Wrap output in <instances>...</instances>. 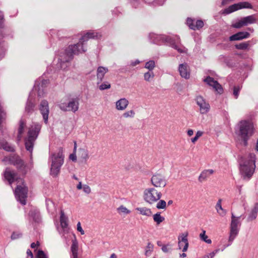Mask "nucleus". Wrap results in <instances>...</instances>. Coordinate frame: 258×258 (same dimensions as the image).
Returning a JSON list of instances; mask_svg holds the SVG:
<instances>
[{"instance_id":"30","label":"nucleus","mask_w":258,"mask_h":258,"mask_svg":"<svg viewBox=\"0 0 258 258\" xmlns=\"http://www.w3.org/2000/svg\"><path fill=\"white\" fill-rule=\"evenodd\" d=\"M245 26L256 22V19L253 15L242 18Z\"/></svg>"},{"instance_id":"25","label":"nucleus","mask_w":258,"mask_h":258,"mask_svg":"<svg viewBox=\"0 0 258 258\" xmlns=\"http://www.w3.org/2000/svg\"><path fill=\"white\" fill-rule=\"evenodd\" d=\"M108 72V68L103 67H99L97 70V79L101 82L106 73Z\"/></svg>"},{"instance_id":"41","label":"nucleus","mask_w":258,"mask_h":258,"mask_svg":"<svg viewBox=\"0 0 258 258\" xmlns=\"http://www.w3.org/2000/svg\"><path fill=\"white\" fill-rule=\"evenodd\" d=\"M144 79L146 81L150 82L154 77V74L153 72L149 71L144 74Z\"/></svg>"},{"instance_id":"2","label":"nucleus","mask_w":258,"mask_h":258,"mask_svg":"<svg viewBox=\"0 0 258 258\" xmlns=\"http://www.w3.org/2000/svg\"><path fill=\"white\" fill-rule=\"evenodd\" d=\"M256 156L254 153H249L241 157L239 162V173L243 179L249 180L255 169Z\"/></svg>"},{"instance_id":"34","label":"nucleus","mask_w":258,"mask_h":258,"mask_svg":"<svg viewBox=\"0 0 258 258\" xmlns=\"http://www.w3.org/2000/svg\"><path fill=\"white\" fill-rule=\"evenodd\" d=\"M25 126V123L21 120L20 121V125L18 129V141H20L22 138V134L23 133L24 129Z\"/></svg>"},{"instance_id":"10","label":"nucleus","mask_w":258,"mask_h":258,"mask_svg":"<svg viewBox=\"0 0 258 258\" xmlns=\"http://www.w3.org/2000/svg\"><path fill=\"white\" fill-rule=\"evenodd\" d=\"M152 185L157 188H163L167 184L165 177L160 173L154 174L151 179Z\"/></svg>"},{"instance_id":"47","label":"nucleus","mask_w":258,"mask_h":258,"mask_svg":"<svg viewBox=\"0 0 258 258\" xmlns=\"http://www.w3.org/2000/svg\"><path fill=\"white\" fill-rule=\"evenodd\" d=\"M240 89L241 88L239 86H234L233 88V95L236 99L238 97L239 92Z\"/></svg>"},{"instance_id":"3","label":"nucleus","mask_w":258,"mask_h":258,"mask_svg":"<svg viewBox=\"0 0 258 258\" xmlns=\"http://www.w3.org/2000/svg\"><path fill=\"white\" fill-rule=\"evenodd\" d=\"M255 128L250 120H242L238 123L237 135L240 137L244 146L247 145V141L254 134Z\"/></svg>"},{"instance_id":"40","label":"nucleus","mask_w":258,"mask_h":258,"mask_svg":"<svg viewBox=\"0 0 258 258\" xmlns=\"http://www.w3.org/2000/svg\"><path fill=\"white\" fill-rule=\"evenodd\" d=\"M135 116V112L133 110H128L122 114V116L124 118H134Z\"/></svg>"},{"instance_id":"17","label":"nucleus","mask_w":258,"mask_h":258,"mask_svg":"<svg viewBox=\"0 0 258 258\" xmlns=\"http://www.w3.org/2000/svg\"><path fill=\"white\" fill-rule=\"evenodd\" d=\"M178 71L180 76L185 79H188L190 78V69L186 63L179 64Z\"/></svg>"},{"instance_id":"56","label":"nucleus","mask_w":258,"mask_h":258,"mask_svg":"<svg viewBox=\"0 0 258 258\" xmlns=\"http://www.w3.org/2000/svg\"><path fill=\"white\" fill-rule=\"evenodd\" d=\"M203 135V132L201 131H198L197 133H196V137H197L198 138H200L201 137H202Z\"/></svg>"},{"instance_id":"21","label":"nucleus","mask_w":258,"mask_h":258,"mask_svg":"<svg viewBox=\"0 0 258 258\" xmlns=\"http://www.w3.org/2000/svg\"><path fill=\"white\" fill-rule=\"evenodd\" d=\"M78 156L79 159L82 162H87V160L90 158L88 150L84 148H79L78 151Z\"/></svg>"},{"instance_id":"64","label":"nucleus","mask_w":258,"mask_h":258,"mask_svg":"<svg viewBox=\"0 0 258 258\" xmlns=\"http://www.w3.org/2000/svg\"><path fill=\"white\" fill-rule=\"evenodd\" d=\"M208 255H209L210 258H213L215 256V252H212L210 253Z\"/></svg>"},{"instance_id":"60","label":"nucleus","mask_w":258,"mask_h":258,"mask_svg":"<svg viewBox=\"0 0 258 258\" xmlns=\"http://www.w3.org/2000/svg\"><path fill=\"white\" fill-rule=\"evenodd\" d=\"M198 139L199 138L197 137H196V136H195L194 138L191 139V141L192 143L195 144Z\"/></svg>"},{"instance_id":"6","label":"nucleus","mask_w":258,"mask_h":258,"mask_svg":"<svg viewBox=\"0 0 258 258\" xmlns=\"http://www.w3.org/2000/svg\"><path fill=\"white\" fill-rule=\"evenodd\" d=\"M162 193L154 187L146 188L143 192V199L145 202L152 205L158 202L162 197Z\"/></svg>"},{"instance_id":"4","label":"nucleus","mask_w":258,"mask_h":258,"mask_svg":"<svg viewBox=\"0 0 258 258\" xmlns=\"http://www.w3.org/2000/svg\"><path fill=\"white\" fill-rule=\"evenodd\" d=\"M41 125L38 123H35L32 125L28 133V137L25 140V148L27 151L32 153L34 142L37 139Z\"/></svg>"},{"instance_id":"58","label":"nucleus","mask_w":258,"mask_h":258,"mask_svg":"<svg viewBox=\"0 0 258 258\" xmlns=\"http://www.w3.org/2000/svg\"><path fill=\"white\" fill-rule=\"evenodd\" d=\"M39 243L38 241L37 242V243L33 242L31 244V247L32 248H34L36 247L37 245H39Z\"/></svg>"},{"instance_id":"53","label":"nucleus","mask_w":258,"mask_h":258,"mask_svg":"<svg viewBox=\"0 0 258 258\" xmlns=\"http://www.w3.org/2000/svg\"><path fill=\"white\" fill-rule=\"evenodd\" d=\"M77 230L81 233L82 235H84L85 234V232L82 229L81 225V223L80 222H78L77 225Z\"/></svg>"},{"instance_id":"32","label":"nucleus","mask_w":258,"mask_h":258,"mask_svg":"<svg viewBox=\"0 0 258 258\" xmlns=\"http://www.w3.org/2000/svg\"><path fill=\"white\" fill-rule=\"evenodd\" d=\"M154 221L157 225H160L162 222L165 220V218L161 215L160 212H158L153 216Z\"/></svg>"},{"instance_id":"1","label":"nucleus","mask_w":258,"mask_h":258,"mask_svg":"<svg viewBox=\"0 0 258 258\" xmlns=\"http://www.w3.org/2000/svg\"><path fill=\"white\" fill-rule=\"evenodd\" d=\"M95 37H97L96 33L93 32H87L80 39V41L77 44L69 46L66 49L63 55L61 56V61L69 62L73 58L74 55L85 52L87 50V48L85 45V42L89 39L94 38Z\"/></svg>"},{"instance_id":"61","label":"nucleus","mask_w":258,"mask_h":258,"mask_svg":"<svg viewBox=\"0 0 258 258\" xmlns=\"http://www.w3.org/2000/svg\"><path fill=\"white\" fill-rule=\"evenodd\" d=\"M78 189H81L83 188L81 182H79V184L77 186Z\"/></svg>"},{"instance_id":"19","label":"nucleus","mask_w":258,"mask_h":258,"mask_svg":"<svg viewBox=\"0 0 258 258\" xmlns=\"http://www.w3.org/2000/svg\"><path fill=\"white\" fill-rule=\"evenodd\" d=\"M187 23L189 28L194 30L199 29L204 26V22L202 20L194 21L191 19H188Z\"/></svg>"},{"instance_id":"63","label":"nucleus","mask_w":258,"mask_h":258,"mask_svg":"<svg viewBox=\"0 0 258 258\" xmlns=\"http://www.w3.org/2000/svg\"><path fill=\"white\" fill-rule=\"evenodd\" d=\"M76 151H77V143H76V142H74V153H76Z\"/></svg>"},{"instance_id":"38","label":"nucleus","mask_w":258,"mask_h":258,"mask_svg":"<svg viewBox=\"0 0 258 258\" xmlns=\"http://www.w3.org/2000/svg\"><path fill=\"white\" fill-rule=\"evenodd\" d=\"M117 211L119 214H128L131 213V211L123 205L119 206Z\"/></svg>"},{"instance_id":"20","label":"nucleus","mask_w":258,"mask_h":258,"mask_svg":"<svg viewBox=\"0 0 258 258\" xmlns=\"http://www.w3.org/2000/svg\"><path fill=\"white\" fill-rule=\"evenodd\" d=\"M250 34L247 32H239L229 37V40L231 41L241 40L248 38Z\"/></svg>"},{"instance_id":"24","label":"nucleus","mask_w":258,"mask_h":258,"mask_svg":"<svg viewBox=\"0 0 258 258\" xmlns=\"http://www.w3.org/2000/svg\"><path fill=\"white\" fill-rule=\"evenodd\" d=\"M213 169H207L203 170L199 176L198 180L199 182H203L206 181L213 173Z\"/></svg>"},{"instance_id":"46","label":"nucleus","mask_w":258,"mask_h":258,"mask_svg":"<svg viewBox=\"0 0 258 258\" xmlns=\"http://www.w3.org/2000/svg\"><path fill=\"white\" fill-rule=\"evenodd\" d=\"M239 6H240V9L242 8H248V9H251L252 6L248 2H241L239 3Z\"/></svg>"},{"instance_id":"28","label":"nucleus","mask_w":258,"mask_h":258,"mask_svg":"<svg viewBox=\"0 0 258 258\" xmlns=\"http://www.w3.org/2000/svg\"><path fill=\"white\" fill-rule=\"evenodd\" d=\"M68 218L65 216L63 211H60V223L61 228L63 229L67 228L68 226Z\"/></svg>"},{"instance_id":"27","label":"nucleus","mask_w":258,"mask_h":258,"mask_svg":"<svg viewBox=\"0 0 258 258\" xmlns=\"http://www.w3.org/2000/svg\"><path fill=\"white\" fill-rule=\"evenodd\" d=\"M0 149H3L8 152H14L15 151L13 146L4 140H0Z\"/></svg>"},{"instance_id":"55","label":"nucleus","mask_w":258,"mask_h":258,"mask_svg":"<svg viewBox=\"0 0 258 258\" xmlns=\"http://www.w3.org/2000/svg\"><path fill=\"white\" fill-rule=\"evenodd\" d=\"M70 158L73 161H76L77 160V156L76 155V153H74L73 154H71Z\"/></svg>"},{"instance_id":"37","label":"nucleus","mask_w":258,"mask_h":258,"mask_svg":"<svg viewBox=\"0 0 258 258\" xmlns=\"http://www.w3.org/2000/svg\"><path fill=\"white\" fill-rule=\"evenodd\" d=\"M200 237L203 241L208 244H210L212 242L211 240L209 239L208 236L206 235L205 230H203L202 232L200 234Z\"/></svg>"},{"instance_id":"42","label":"nucleus","mask_w":258,"mask_h":258,"mask_svg":"<svg viewBox=\"0 0 258 258\" xmlns=\"http://www.w3.org/2000/svg\"><path fill=\"white\" fill-rule=\"evenodd\" d=\"M166 207V203L164 200H160L156 205L158 209H165Z\"/></svg>"},{"instance_id":"51","label":"nucleus","mask_w":258,"mask_h":258,"mask_svg":"<svg viewBox=\"0 0 258 258\" xmlns=\"http://www.w3.org/2000/svg\"><path fill=\"white\" fill-rule=\"evenodd\" d=\"M22 236V234L21 233H17V232H13L11 235V239L12 240H15L19 238Z\"/></svg>"},{"instance_id":"33","label":"nucleus","mask_w":258,"mask_h":258,"mask_svg":"<svg viewBox=\"0 0 258 258\" xmlns=\"http://www.w3.org/2000/svg\"><path fill=\"white\" fill-rule=\"evenodd\" d=\"M240 9V6H239V4H235L230 6L228 8L225 10V13L226 14H229L232 13L235 11L238 10Z\"/></svg>"},{"instance_id":"36","label":"nucleus","mask_w":258,"mask_h":258,"mask_svg":"<svg viewBox=\"0 0 258 258\" xmlns=\"http://www.w3.org/2000/svg\"><path fill=\"white\" fill-rule=\"evenodd\" d=\"M153 245L151 244L150 242H149L147 245L146 246L145 254L146 256H150L153 250Z\"/></svg>"},{"instance_id":"50","label":"nucleus","mask_w":258,"mask_h":258,"mask_svg":"<svg viewBox=\"0 0 258 258\" xmlns=\"http://www.w3.org/2000/svg\"><path fill=\"white\" fill-rule=\"evenodd\" d=\"M83 191L87 194H90L91 191V188L90 187V186L86 184L83 185Z\"/></svg>"},{"instance_id":"31","label":"nucleus","mask_w":258,"mask_h":258,"mask_svg":"<svg viewBox=\"0 0 258 258\" xmlns=\"http://www.w3.org/2000/svg\"><path fill=\"white\" fill-rule=\"evenodd\" d=\"M78 242L77 240L75 239L72 240V244L71 245V251L72 252L73 256H78Z\"/></svg>"},{"instance_id":"15","label":"nucleus","mask_w":258,"mask_h":258,"mask_svg":"<svg viewBox=\"0 0 258 258\" xmlns=\"http://www.w3.org/2000/svg\"><path fill=\"white\" fill-rule=\"evenodd\" d=\"M208 85L212 87L215 91H217L219 94H222L223 92V88L222 86L213 78L211 77H207L204 80Z\"/></svg>"},{"instance_id":"5","label":"nucleus","mask_w":258,"mask_h":258,"mask_svg":"<svg viewBox=\"0 0 258 258\" xmlns=\"http://www.w3.org/2000/svg\"><path fill=\"white\" fill-rule=\"evenodd\" d=\"M63 150L59 148L57 153L53 154L51 157L50 174L56 177L59 173L60 167L63 163Z\"/></svg>"},{"instance_id":"49","label":"nucleus","mask_w":258,"mask_h":258,"mask_svg":"<svg viewBox=\"0 0 258 258\" xmlns=\"http://www.w3.org/2000/svg\"><path fill=\"white\" fill-rule=\"evenodd\" d=\"M36 258H48L44 251L42 250H39L36 255Z\"/></svg>"},{"instance_id":"52","label":"nucleus","mask_w":258,"mask_h":258,"mask_svg":"<svg viewBox=\"0 0 258 258\" xmlns=\"http://www.w3.org/2000/svg\"><path fill=\"white\" fill-rule=\"evenodd\" d=\"M6 49L1 43H0V58L3 57L5 55Z\"/></svg>"},{"instance_id":"12","label":"nucleus","mask_w":258,"mask_h":258,"mask_svg":"<svg viewBox=\"0 0 258 258\" xmlns=\"http://www.w3.org/2000/svg\"><path fill=\"white\" fill-rule=\"evenodd\" d=\"M59 108L64 111H72L76 112L79 109V102L76 99H72L68 103H61L59 104Z\"/></svg>"},{"instance_id":"16","label":"nucleus","mask_w":258,"mask_h":258,"mask_svg":"<svg viewBox=\"0 0 258 258\" xmlns=\"http://www.w3.org/2000/svg\"><path fill=\"white\" fill-rule=\"evenodd\" d=\"M187 235L188 233L185 232L182 233L178 238V247L179 249H182L183 252H185L188 247V242L187 238Z\"/></svg>"},{"instance_id":"35","label":"nucleus","mask_w":258,"mask_h":258,"mask_svg":"<svg viewBox=\"0 0 258 258\" xmlns=\"http://www.w3.org/2000/svg\"><path fill=\"white\" fill-rule=\"evenodd\" d=\"M34 107V103L31 100L29 99L26 103L25 111L27 113L32 112L33 111Z\"/></svg>"},{"instance_id":"22","label":"nucleus","mask_w":258,"mask_h":258,"mask_svg":"<svg viewBox=\"0 0 258 258\" xmlns=\"http://www.w3.org/2000/svg\"><path fill=\"white\" fill-rule=\"evenodd\" d=\"M129 104L128 101L125 98H122L117 100L115 103V108L117 110H124Z\"/></svg>"},{"instance_id":"54","label":"nucleus","mask_w":258,"mask_h":258,"mask_svg":"<svg viewBox=\"0 0 258 258\" xmlns=\"http://www.w3.org/2000/svg\"><path fill=\"white\" fill-rule=\"evenodd\" d=\"M27 257L26 258H33V254L32 252V251L29 249L27 250Z\"/></svg>"},{"instance_id":"7","label":"nucleus","mask_w":258,"mask_h":258,"mask_svg":"<svg viewBox=\"0 0 258 258\" xmlns=\"http://www.w3.org/2000/svg\"><path fill=\"white\" fill-rule=\"evenodd\" d=\"M18 182L20 183L17 185L15 190V197L22 205H25L26 204L28 189L23 179H19Z\"/></svg>"},{"instance_id":"11","label":"nucleus","mask_w":258,"mask_h":258,"mask_svg":"<svg viewBox=\"0 0 258 258\" xmlns=\"http://www.w3.org/2000/svg\"><path fill=\"white\" fill-rule=\"evenodd\" d=\"M195 100L200 108V112L201 114H206L210 111V105L203 96H197Z\"/></svg>"},{"instance_id":"18","label":"nucleus","mask_w":258,"mask_h":258,"mask_svg":"<svg viewBox=\"0 0 258 258\" xmlns=\"http://www.w3.org/2000/svg\"><path fill=\"white\" fill-rule=\"evenodd\" d=\"M258 214V203H255L248 211L247 217L248 222H251L256 219Z\"/></svg>"},{"instance_id":"9","label":"nucleus","mask_w":258,"mask_h":258,"mask_svg":"<svg viewBox=\"0 0 258 258\" xmlns=\"http://www.w3.org/2000/svg\"><path fill=\"white\" fill-rule=\"evenodd\" d=\"M9 161L10 164L14 165L18 170L23 175H25L29 168L25 164L24 161L18 156H13L9 158Z\"/></svg>"},{"instance_id":"26","label":"nucleus","mask_w":258,"mask_h":258,"mask_svg":"<svg viewBox=\"0 0 258 258\" xmlns=\"http://www.w3.org/2000/svg\"><path fill=\"white\" fill-rule=\"evenodd\" d=\"M222 199H219L217 201L216 205L215 206V209L217 213L219 216L221 217L225 216L227 214V211L226 210L224 209L222 207Z\"/></svg>"},{"instance_id":"43","label":"nucleus","mask_w":258,"mask_h":258,"mask_svg":"<svg viewBox=\"0 0 258 258\" xmlns=\"http://www.w3.org/2000/svg\"><path fill=\"white\" fill-rule=\"evenodd\" d=\"M155 62L153 60H150L146 63L145 68L149 70V71H152L155 68Z\"/></svg>"},{"instance_id":"14","label":"nucleus","mask_w":258,"mask_h":258,"mask_svg":"<svg viewBox=\"0 0 258 258\" xmlns=\"http://www.w3.org/2000/svg\"><path fill=\"white\" fill-rule=\"evenodd\" d=\"M39 110L43 116L44 122L47 123L48 122V114L49 113L48 103L45 100H42L39 105Z\"/></svg>"},{"instance_id":"8","label":"nucleus","mask_w":258,"mask_h":258,"mask_svg":"<svg viewBox=\"0 0 258 258\" xmlns=\"http://www.w3.org/2000/svg\"><path fill=\"white\" fill-rule=\"evenodd\" d=\"M241 216L236 217L233 213L231 214V221L230 226V233L228 242L231 243L238 235L239 232L238 226L240 225L239 219Z\"/></svg>"},{"instance_id":"59","label":"nucleus","mask_w":258,"mask_h":258,"mask_svg":"<svg viewBox=\"0 0 258 258\" xmlns=\"http://www.w3.org/2000/svg\"><path fill=\"white\" fill-rule=\"evenodd\" d=\"M4 20V15L2 12L0 11V26L1 25Z\"/></svg>"},{"instance_id":"39","label":"nucleus","mask_w":258,"mask_h":258,"mask_svg":"<svg viewBox=\"0 0 258 258\" xmlns=\"http://www.w3.org/2000/svg\"><path fill=\"white\" fill-rule=\"evenodd\" d=\"M249 46V43L248 42H242L238 44H236L235 47L236 49L239 50H245Z\"/></svg>"},{"instance_id":"45","label":"nucleus","mask_w":258,"mask_h":258,"mask_svg":"<svg viewBox=\"0 0 258 258\" xmlns=\"http://www.w3.org/2000/svg\"><path fill=\"white\" fill-rule=\"evenodd\" d=\"M110 84L108 82H105L99 86V89L100 90H104L105 89H108L110 88Z\"/></svg>"},{"instance_id":"48","label":"nucleus","mask_w":258,"mask_h":258,"mask_svg":"<svg viewBox=\"0 0 258 258\" xmlns=\"http://www.w3.org/2000/svg\"><path fill=\"white\" fill-rule=\"evenodd\" d=\"M171 249V245L169 244L163 245L162 250L164 252H168Z\"/></svg>"},{"instance_id":"62","label":"nucleus","mask_w":258,"mask_h":258,"mask_svg":"<svg viewBox=\"0 0 258 258\" xmlns=\"http://www.w3.org/2000/svg\"><path fill=\"white\" fill-rule=\"evenodd\" d=\"M140 62V61L139 60H136V61L135 62H132V65L133 66H135L136 65H137V64H139Z\"/></svg>"},{"instance_id":"29","label":"nucleus","mask_w":258,"mask_h":258,"mask_svg":"<svg viewBox=\"0 0 258 258\" xmlns=\"http://www.w3.org/2000/svg\"><path fill=\"white\" fill-rule=\"evenodd\" d=\"M136 210L138 211L141 215L146 216L147 217H150L152 215L151 210L147 207L137 208Z\"/></svg>"},{"instance_id":"57","label":"nucleus","mask_w":258,"mask_h":258,"mask_svg":"<svg viewBox=\"0 0 258 258\" xmlns=\"http://www.w3.org/2000/svg\"><path fill=\"white\" fill-rule=\"evenodd\" d=\"M187 134L189 137H191L194 135V131L191 129H189L187 131Z\"/></svg>"},{"instance_id":"13","label":"nucleus","mask_w":258,"mask_h":258,"mask_svg":"<svg viewBox=\"0 0 258 258\" xmlns=\"http://www.w3.org/2000/svg\"><path fill=\"white\" fill-rule=\"evenodd\" d=\"M165 41L169 44V45L177 50L179 53H186L187 49L182 45L181 47H180L177 44L180 43V39L179 37H176V40H174L173 38L170 37L166 38Z\"/></svg>"},{"instance_id":"44","label":"nucleus","mask_w":258,"mask_h":258,"mask_svg":"<svg viewBox=\"0 0 258 258\" xmlns=\"http://www.w3.org/2000/svg\"><path fill=\"white\" fill-rule=\"evenodd\" d=\"M244 21L243 18H242L239 21L235 23L232 25V27L235 28H240L242 27L245 26L244 23Z\"/></svg>"},{"instance_id":"23","label":"nucleus","mask_w":258,"mask_h":258,"mask_svg":"<svg viewBox=\"0 0 258 258\" xmlns=\"http://www.w3.org/2000/svg\"><path fill=\"white\" fill-rule=\"evenodd\" d=\"M5 179L8 181L10 184H12L15 180V178L16 176V173L10 170V168H6L4 173Z\"/></svg>"}]
</instances>
